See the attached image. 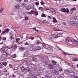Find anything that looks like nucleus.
I'll return each instance as SVG.
<instances>
[{
	"instance_id": "nucleus-35",
	"label": "nucleus",
	"mask_w": 78,
	"mask_h": 78,
	"mask_svg": "<svg viewBox=\"0 0 78 78\" xmlns=\"http://www.w3.org/2000/svg\"><path fill=\"white\" fill-rule=\"evenodd\" d=\"M3 9H4V8H2L0 10V12H2L3 11Z\"/></svg>"
},
{
	"instance_id": "nucleus-5",
	"label": "nucleus",
	"mask_w": 78,
	"mask_h": 78,
	"mask_svg": "<svg viewBox=\"0 0 78 78\" xmlns=\"http://www.w3.org/2000/svg\"><path fill=\"white\" fill-rule=\"evenodd\" d=\"M40 49L41 48L40 47H36L35 49H33L32 51H36V50H40Z\"/></svg>"
},
{
	"instance_id": "nucleus-38",
	"label": "nucleus",
	"mask_w": 78,
	"mask_h": 78,
	"mask_svg": "<svg viewBox=\"0 0 78 78\" xmlns=\"http://www.w3.org/2000/svg\"><path fill=\"white\" fill-rule=\"evenodd\" d=\"M59 28L60 29L62 28V26L61 25H60Z\"/></svg>"
},
{
	"instance_id": "nucleus-54",
	"label": "nucleus",
	"mask_w": 78,
	"mask_h": 78,
	"mask_svg": "<svg viewBox=\"0 0 78 78\" xmlns=\"http://www.w3.org/2000/svg\"><path fill=\"white\" fill-rule=\"evenodd\" d=\"M59 72H62V69H59Z\"/></svg>"
},
{
	"instance_id": "nucleus-21",
	"label": "nucleus",
	"mask_w": 78,
	"mask_h": 78,
	"mask_svg": "<svg viewBox=\"0 0 78 78\" xmlns=\"http://www.w3.org/2000/svg\"><path fill=\"white\" fill-rule=\"evenodd\" d=\"M17 46L16 45H14L13 46L12 48H13V49H16V48H17Z\"/></svg>"
},
{
	"instance_id": "nucleus-6",
	"label": "nucleus",
	"mask_w": 78,
	"mask_h": 78,
	"mask_svg": "<svg viewBox=\"0 0 78 78\" xmlns=\"http://www.w3.org/2000/svg\"><path fill=\"white\" fill-rule=\"evenodd\" d=\"M50 10L51 12H52L53 15H55V14H56V12H55V9H51Z\"/></svg>"
},
{
	"instance_id": "nucleus-55",
	"label": "nucleus",
	"mask_w": 78,
	"mask_h": 78,
	"mask_svg": "<svg viewBox=\"0 0 78 78\" xmlns=\"http://www.w3.org/2000/svg\"><path fill=\"white\" fill-rule=\"evenodd\" d=\"M59 25V24H56L55 25V27L56 28H57V27H58V26Z\"/></svg>"
},
{
	"instance_id": "nucleus-27",
	"label": "nucleus",
	"mask_w": 78,
	"mask_h": 78,
	"mask_svg": "<svg viewBox=\"0 0 78 78\" xmlns=\"http://www.w3.org/2000/svg\"><path fill=\"white\" fill-rule=\"evenodd\" d=\"M33 30H34V31H36L37 32H38V31H38V30H36V28H33Z\"/></svg>"
},
{
	"instance_id": "nucleus-63",
	"label": "nucleus",
	"mask_w": 78,
	"mask_h": 78,
	"mask_svg": "<svg viewBox=\"0 0 78 78\" xmlns=\"http://www.w3.org/2000/svg\"><path fill=\"white\" fill-rule=\"evenodd\" d=\"M7 71L6 70H4V72H6Z\"/></svg>"
},
{
	"instance_id": "nucleus-19",
	"label": "nucleus",
	"mask_w": 78,
	"mask_h": 78,
	"mask_svg": "<svg viewBox=\"0 0 78 78\" xmlns=\"http://www.w3.org/2000/svg\"><path fill=\"white\" fill-rule=\"evenodd\" d=\"M53 30L55 31H61V30H59L58 29H57L56 28H53Z\"/></svg>"
},
{
	"instance_id": "nucleus-28",
	"label": "nucleus",
	"mask_w": 78,
	"mask_h": 78,
	"mask_svg": "<svg viewBox=\"0 0 78 78\" xmlns=\"http://www.w3.org/2000/svg\"><path fill=\"white\" fill-rule=\"evenodd\" d=\"M19 41H20V38H17L16 39V42H19Z\"/></svg>"
},
{
	"instance_id": "nucleus-56",
	"label": "nucleus",
	"mask_w": 78,
	"mask_h": 78,
	"mask_svg": "<svg viewBox=\"0 0 78 78\" xmlns=\"http://www.w3.org/2000/svg\"><path fill=\"white\" fill-rule=\"evenodd\" d=\"M9 67L11 68V67H12V65H9Z\"/></svg>"
},
{
	"instance_id": "nucleus-62",
	"label": "nucleus",
	"mask_w": 78,
	"mask_h": 78,
	"mask_svg": "<svg viewBox=\"0 0 78 78\" xmlns=\"http://www.w3.org/2000/svg\"><path fill=\"white\" fill-rule=\"evenodd\" d=\"M46 20H44L43 21H42V22H43V23H45V22Z\"/></svg>"
},
{
	"instance_id": "nucleus-44",
	"label": "nucleus",
	"mask_w": 78,
	"mask_h": 78,
	"mask_svg": "<svg viewBox=\"0 0 78 78\" xmlns=\"http://www.w3.org/2000/svg\"><path fill=\"white\" fill-rule=\"evenodd\" d=\"M62 34H63V33H62V34H61V33H57V34L58 35H62Z\"/></svg>"
},
{
	"instance_id": "nucleus-50",
	"label": "nucleus",
	"mask_w": 78,
	"mask_h": 78,
	"mask_svg": "<svg viewBox=\"0 0 78 78\" xmlns=\"http://www.w3.org/2000/svg\"><path fill=\"white\" fill-rule=\"evenodd\" d=\"M23 35H20V37H21V39H22L23 38Z\"/></svg>"
},
{
	"instance_id": "nucleus-7",
	"label": "nucleus",
	"mask_w": 78,
	"mask_h": 78,
	"mask_svg": "<svg viewBox=\"0 0 78 78\" xmlns=\"http://www.w3.org/2000/svg\"><path fill=\"white\" fill-rule=\"evenodd\" d=\"M71 41H72V42L74 41L75 44L77 45H78V41H77L76 40L74 39H73L72 40H71Z\"/></svg>"
},
{
	"instance_id": "nucleus-57",
	"label": "nucleus",
	"mask_w": 78,
	"mask_h": 78,
	"mask_svg": "<svg viewBox=\"0 0 78 78\" xmlns=\"http://www.w3.org/2000/svg\"><path fill=\"white\" fill-rule=\"evenodd\" d=\"M66 42H70V40H68L67 39H66Z\"/></svg>"
},
{
	"instance_id": "nucleus-30",
	"label": "nucleus",
	"mask_w": 78,
	"mask_h": 78,
	"mask_svg": "<svg viewBox=\"0 0 78 78\" xmlns=\"http://www.w3.org/2000/svg\"><path fill=\"white\" fill-rule=\"evenodd\" d=\"M25 70H27L28 72H29L30 71V68H27L26 69H25Z\"/></svg>"
},
{
	"instance_id": "nucleus-3",
	"label": "nucleus",
	"mask_w": 78,
	"mask_h": 78,
	"mask_svg": "<svg viewBox=\"0 0 78 78\" xmlns=\"http://www.w3.org/2000/svg\"><path fill=\"white\" fill-rule=\"evenodd\" d=\"M60 11H62V12H67V13H69V9L67 8H66V10L64 8H62Z\"/></svg>"
},
{
	"instance_id": "nucleus-1",
	"label": "nucleus",
	"mask_w": 78,
	"mask_h": 78,
	"mask_svg": "<svg viewBox=\"0 0 78 78\" xmlns=\"http://www.w3.org/2000/svg\"><path fill=\"white\" fill-rule=\"evenodd\" d=\"M42 44L43 47L45 48H46V49L50 50H51L52 51H53V48H54V47L49 45H48L47 44H45L44 43H42Z\"/></svg>"
},
{
	"instance_id": "nucleus-48",
	"label": "nucleus",
	"mask_w": 78,
	"mask_h": 78,
	"mask_svg": "<svg viewBox=\"0 0 78 78\" xmlns=\"http://www.w3.org/2000/svg\"><path fill=\"white\" fill-rule=\"evenodd\" d=\"M35 4L37 5V6H38L39 5V3L37 2H35Z\"/></svg>"
},
{
	"instance_id": "nucleus-40",
	"label": "nucleus",
	"mask_w": 78,
	"mask_h": 78,
	"mask_svg": "<svg viewBox=\"0 0 78 78\" xmlns=\"http://www.w3.org/2000/svg\"><path fill=\"white\" fill-rule=\"evenodd\" d=\"M25 45H28V42H27L24 43Z\"/></svg>"
},
{
	"instance_id": "nucleus-2",
	"label": "nucleus",
	"mask_w": 78,
	"mask_h": 78,
	"mask_svg": "<svg viewBox=\"0 0 78 78\" xmlns=\"http://www.w3.org/2000/svg\"><path fill=\"white\" fill-rule=\"evenodd\" d=\"M9 31V29L8 28L4 30L3 31L2 33V35H6L7 33Z\"/></svg>"
},
{
	"instance_id": "nucleus-39",
	"label": "nucleus",
	"mask_w": 78,
	"mask_h": 78,
	"mask_svg": "<svg viewBox=\"0 0 78 78\" xmlns=\"http://www.w3.org/2000/svg\"><path fill=\"white\" fill-rule=\"evenodd\" d=\"M28 17H25V20H28Z\"/></svg>"
},
{
	"instance_id": "nucleus-18",
	"label": "nucleus",
	"mask_w": 78,
	"mask_h": 78,
	"mask_svg": "<svg viewBox=\"0 0 78 78\" xmlns=\"http://www.w3.org/2000/svg\"><path fill=\"white\" fill-rule=\"evenodd\" d=\"M31 8V7L30 6H28V7H26V9L27 10H28L29 9H30Z\"/></svg>"
},
{
	"instance_id": "nucleus-15",
	"label": "nucleus",
	"mask_w": 78,
	"mask_h": 78,
	"mask_svg": "<svg viewBox=\"0 0 78 78\" xmlns=\"http://www.w3.org/2000/svg\"><path fill=\"white\" fill-rule=\"evenodd\" d=\"M75 10H76V8L74 7L70 9V11L73 12V11H75Z\"/></svg>"
},
{
	"instance_id": "nucleus-49",
	"label": "nucleus",
	"mask_w": 78,
	"mask_h": 78,
	"mask_svg": "<svg viewBox=\"0 0 78 78\" xmlns=\"http://www.w3.org/2000/svg\"><path fill=\"white\" fill-rule=\"evenodd\" d=\"M48 17L50 19H52V17H51L50 16H48Z\"/></svg>"
},
{
	"instance_id": "nucleus-23",
	"label": "nucleus",
	"mask_w": 78,
	"mask_h": 78,
	"mask_svg": "<svg viewBox=\"0 0 78 78\" xmlns=\"http://www.w3.org/2000/svg\"><path fill=\"white\" fill-rule=\"evenodd\" d=\"M73 61H74L75 62L76 61H78V59L76 58H73Z\"/></svg>"
},
{
	"instance_id": "nucleus-61",
	"label": "nucleus",
	"mask_w": 78,
	"mask_h": 78,
	"mask_svg": "<svg viewBox=\"0 0 78 78\" xmlns=\"http://www.w3.org/2000/svg\"><path fill=\"white\" fill-rule=\"evenodd\" d=\"M66 39H68V40H70V37H67V38Z\"/></svg>"
},
{
	"instance_id": "nucleus-16",
	"label": "nucleus",
	"mask_w": 78,
	"mask_h": 78,
	"mask_svg": "<svg viewBox=\"0 0 78 78\" xmlns=\"http://www.w3.org/2000/svg\"><path fill=\"white\" fill-rule=\"evenodd\" d=\"M38 9L40 11H44L45 10V8H43L42 7H40Z\"/></svg>"
},
{
	"instance_id": "nucleus-9",
	"label": "nucleus",
	"mask_w": 78,
	"mask_h": 78,
	"mask_svg": "<svg viewBox=\"0 0 78 78\" xmlns=\"http://www.w3.org/2000/svg\"><path fill=\"white\" fill-rule=\"evenodd\" d=\"M1 51L2 53H6L5 52V49L4 48H3L1 49Z\"/></svg>"
},
{
	"instance_id": "nucleus-34",
	"label": "nucleus",
	"mask_w": 78,
	"mask_h": 78,
	"mask_svg": "<svg viewBox=\"0 0 78 78\" xmlns=\"http://www.w3.org/2000/svg\"><path fill=\"white\" fill-rule=\"evenodd\" d=\"M44 10H46V11H49L50 10V8H44Z\"/></svg>"
},
{
	"instance_id": "nucleus-12",
	"label": "nucleus",
	"mask_w": 78,
	"mask_h": 78,
	"mask_svg": "<svg viewBox=\"0 0 78 78\" xmlns=\"http://www.w3.org/2000/svg\"><path fill=\"white\" fill-rule=\"evenodd\" d=\"M54 37H55V38H56L59 37V36H58V35L57 33H55V34H54Z\"/></svg>"
},
{
	"instance_id": "nucleus-8",
	"label": "nucleus",
	"mask_w": 78,
	"mask_h": 78,
	"mask_svg": "<svg viewBox=\"0 0 78 78\" xmlns=\"http://www.w3.org/2000/svg\"><path fill=\"white\" fill-rule=\"evenodd\" d=\"M20 8V6L19 5H16L15 6V10H16V9H19Z\"/></svg>"
},
{
	"instance_id": "nucleus-33",
	"label": "nucleus",
	"mask_w": 78,
	"mask_h": 78,
	"mask_svg": "<svg viewBox=\"0 0 78 78\" xmlns=\"http://www.w3.org/2000/svg\"><path fill=\"white\" fill-rule=\"evenodd\" d=\"M40 3L41 5H44V2L43 1L41 2Z\"/></svg>"
},
{
	"instance_id": "nucleus-59",
	"label": "nucleus",
	"mask_w": 78,
	"mask_h": 78,
	"mask_svg": "<svg viewBox=\"0 0 78 78\" xmlns=\"http://www.w3.org/2000/svg\"><path fill=\"white\" fill-rule=\"evenodd\" d=\"M28 0H24V2H27Z\"/></svg>"
},
{
	"instance_id": "nucleus-52",
	"label": "nucleus",
	"mask_w": 78,
	"mask_h": 78,
	"mask_svg": "<svg viewBox=\"0 0 78 78\" xmlns=\"http://www.w3.org/2000/svg\"><path fill=\"white\" fill-rule=\"evenodd\" d=\"M2 67V64L0 63V69H1Z\"/></svg>"
},
{
	"instance_id": "nucleus-41",
	"label": "nucleus",
	"mask_w": 78,
	"mask_h": 78,
	"mask_svg": "<svg viewBox=\"0 0 78 78\" xmlns=\"http://www.w3.org/2000/svg\"><path fill=\"white\" fill-rule=\"evenodd\" d=\"M41 43V41L39 40H38L37 42V44H39Z\"/></svg>"
},
{
	"instance_id": "nucleus-25",
	"label": "nucleus",
	"mask_w": 78,
	"mask_h": 78,
	"mask_svg": "<svg viewBox=\"0 0 78 78\" xmlns=\"http://www.w3.org/2000/svg\"><path fill=\"white\" fill-rule=\"evenodd\" d=\"M34 13H35V15H36V16L38 15V13L37 12V11H34Z\"/></svg>"
},
{
	"instance_id": "nucleus-10",
	"label": "nucleus",
	"mask_w": 78,
	"mask_h": 78,
	"mask_svg": "<svg viewBox=\"0 0 78 78\" xmlns=\"http://www.w3.org/2000/svg\"><path fill=\"white\" fill-rule=\"evenodd\" d=\"M52 19L53 20V23H56V22H57V20H56V19L54 17H52Z\"/></svg>"
},
{
	"instance_id": "nucleus-47",
	"label": "nucleus",
	"mask_w": 78,
	"mask_h": 78,
	"mask_svg": "<svg viewBox=\"0 0 78 78\" xmlns=\"http://www.w3.org/2000/svg\"><path fill=\"white\" fill-rule=\"evenodd\" d=\"M63 25H65V26L66 25V23L65 22H63Z\"/></svg>"
},
{
	"instance_id": "nucleus-64",
	"label": "nucleus",
	"mask_w": 78,
	"mask_h": 78,
	"mask_svg": "<svg viewBox=\"0 0 78 78\" xmlns=\"http://www.w3.org/2000/svg\"><path fill=\"white\" fill-rule=\"evenodd\" d=\"M74 78H78V76H74Z\"/></svg>"
},
{
	"instance_id": "nucleus-58",
	"label": "nucleus",
	"mask_w": 78,
	"mask_h": 78,
	"mask_svg": "<svg viewBox=\"0 0 78 78\" xmlns=\"http://www.w3.org/2000/svg\"><path fill=\"white\" fill-rule=\"evenodd\" d=\"M16 1H18L19 2H21L22 0H15Z\"/></svg>"
},
{
	"instance_id": "nucleus-11",
	"label": "nucleus",
	"mask_w": 78,
	"mask_h": 78,
	"mask_svg": "<svg viewBox=\"0 0 78 78\" xmlns=\"http://www.w3.org/2000/svg\"><path fill=\"white\" fill-rule=\"evenodd\" d=\"M27 13L28 14H34V11L31 10L30 12H28Z\"/></svg>"
},
{
	"instance_id": "nucleus-53",
	"label": "nucleus",
	"mask_w": 78,
	"mask_h": 78,
	"mask_svg": "<svg viewBox=\"0 0 78 78\" xmlns=\"http://www.w3.org/2000/svg\"><path fill=\"white\" fill-rule=\"evenodd\" d=\"M10 39H14V37L12 36H10Z\"/></svg>"
},
{
	"instance_id": "nucleus-29",
	"label": "nucleus",
	"mask_w": 78,
	"mask_h": 78,
	"mask_svg": "<svg viewBox=\"0 0 78 78\" xmlns=\"http://www.w3.org/2000/svg\"><path fill=\"white\" fill-rule=\"evenodd\" d=\"M41 16L42 17H45V15L44 14L42 13L41 15Z\"/></svg>"
},
{
	"instance_id": "nucleus-31",
	"label": "nucleus",
	"mask_w": 78,
	"mask_h": 78,
	"mask_svg": "<svg viewBox=\"0 0 78 78\" xmlns=\"http://www.w3.org/2000/svg\"><path fill=\"white\" fill-rule=\"evenodd\" d=\"M30 39H31V40H33L34 39V38L33 37H30L29 38Z\"/></svg>"
},
{
	"instance_id": "nucleus-26",
	"label": "nucleus",
	"mask_w": 78,
	"mask_h": 78,
	"mask_svg": "<svg viewBox=\"0 0 78 78\" xmlns=\"http://www.w3.org/2000/svg\"><path fill=\"white\" fill-rule=\"evenodd\" d=\"M12 58H16V54H14L12 56Z\"/></svg>"
},
{
	"instance_id": "nucleus-51",
	"label": "nucleus",
	"mask_w": 78,
	"mask_h": 78,
	"mask_svg": "<svg viewBox=\"0 0 78 78\" xmlns=\"http://www.w3.org/2000/svg\"><path fill=\"white\" fill-rule=\"evenodd\" d=\"M62 54H63V55H67V54H66V53L64 52H62Z\"/></svg>"
},
{
	"instance_id": "nucleus-45",
	"label": "nucleus",
	"mask_w": 78,
	"mask_h": 78,
	"mask_svg": "<svg viewBox=\"0 0 78 78\" xmlns=\"http://www.w3.org/2000/svg\"><path fill=\"white\" fill-rule=\"evenodd\" d=\"M21 50H25V48H24L23 47H21Z\"/></svg>"
},
{
	"instance_id": "nucleus-22",
	"label": "nucleus",
	"mask_w": 78,
	"mask_h": 78,
	"mask_svg": "<svg viewBox=\"0 0 78 78\" xmlns=\"http://www.w3.org/2000/svg\"><path fill=\"white\" fill-rule=\"evenodd\" d=\"M52 62L53 65H56V64L57 63V62H56L54 61H52Z\"/></svg>"
},
{
	"instance_id": "nucleus-20",
	"label": "nucleus",
	"mask_w": 78,
	"mask_h": 78,
	"mask_svg": "<svg viewBox=\"0 0 78 78\" xmlns=\"http://www.w3.org/2000/svg\"><path fill=\"white\" fill-rule=\"evenodd\" d=\"M2 64L4 66H6L7 65V63H6V62H3L2 63Z\"/></svg>"
},
{
	"instance_id": "nucleus-4",
	"label": "nucleus",
	"mask_w": 78,
	"mask_h": 78,
	"mask_svg": "<svg viewBox=\"0 0 78 78\" xmlns=\"http://www.w3.org/2000/svg\"><path fill=\"white\" fill-rule=\"evenodd\" d=\"M76 22L75 21H72L70 22V25L72 26H75V25H76Z\"/></svg>"
},
{
	"instance_id": "nucleus-17",
	"label": "nucleus",
	"mask_w": 78,
	"mask_h": 78,
	"mask_svg": "<svg viewBox=\"0 0 78 78\" xmlns=\"http://www.w3.org/2000/svg\"><path fill=\"white\" fill-rule=\"evenodd\" d=\"M48 67H50V68H51V69H52L53 66V65H52V64H49L48 65Z\"/></svg>"
},
{
	"instance_id": "nucleus-43",
	"label": "nucleus",
	"mask_w": 78,
	"mask_h": 78,
	"mask_svg": "<svg viewBox=\"0 0 78 78\" xmlns=\"http://www.w3.org/2000/svg\"><path fill=\"white\" fill-rule=\"evenodd\" d=\"M43 62L45 63L46 62H47V60H45V59H44L43 60Z\"/></svg>"
},
{
	"instance_id": "nucleus-14",
	"label": "nucleus",
	"mask_w": 78,
	"mask_h": 78,
	"mask_svg": "<svg viewBox=\"0 0 78 78\" xmlns=\"http://www.w3.org/2000/svg\"><path fill=\"white\" fill-rule=\"evenodd\" d=\"M65 74L67 75L68 74H69V73H70V71L69 70H66L65 71Z\"/></svg>"
},
{
	"instance_id": "nucleus-32",
	"label": "nucleus",
	"mask_w": 78,
	"mask_h": 78,
	"mask_svg": "<svg viewBox=\"0 0 78 78\" xmlns=\"http://www.w3.org/2000/svg\"><path fill=\"white\" fill-rule=\"evenodd\" d=\"M21 70H25V69L23 67H22L21 68Z\"/></svg>"
},
{
	"instance_id": "nucleus-24",
	"label": "nucleus",
	"mask_w": 78,
	"mask_h": 78,
	"mask_svg": "<svg viewBox=\"0 0 78 78\" xmlns=\"http://www.w3.org/2000/svg\"><path fill=\"white\" fill-rule=\"evenodd\" d=\"M45 78H50V76L47 75L45 76Z\"/></svg>"
},
{
	"instance_id": "nucleus-60",
	"label": "nucleus",
	"mask_w": 78,
	"mask_h": 78,
	"mask_svg": "<svg viewBox=\"0 0 78 78\" xmlns=\"http://www.w3.org/2000/svg\"><path fill=\"white\" fill-rule=\"evenodd\" d=\"M12 77H14V78H15L16 77V76L15 75H13L12 76Z\"/></svg>"
},
{
	"instance_id": "nucleus-37",
	"label": "nucleus",
	"mask_w": 78,
	"mask_h": 78,
	"mask_svg": "<svg viewBox=\"0 0 78 78\" xmlns=\"http://www.w3.org/2000/svg\"><path fill=\"white\" fill-rule=\"evenodd\" d=\"M9 14L10 15H14V13L13 12H12L9 13Z\"/></svg>"
},
{
	"instance_id": "nucleus-36",
	"label": "nucleus",
	"mask_w": 78,
	"mask_h": 78,
	"mask_svg": "<svg viewBox=\"0 0 78 78\" xmlns=\"http://www.w3.org/2000/svg\"><path fill=\"white\" fill-rule=\"evenodd\" d=\"M76 25H75V27L78 28V23H76Z\"/></svg>"
},
{
	"instance_id": "nucleus-46",
	"label": "nucleus",
	"mask_w": 78,
	"mask_h": 78,
	"mask_svg": "<svg viewBox=\"0 0 78 78\" xmlns=\"http://www.w3.org/2000/svg\"><path fill=\"white\" fill-rule=\"evenodd\" d=\"M2 40H3V41H6V38L5 37H3Z\"/></svg>"
},
{
	"instance_id": "nucleus-13",
	"label": "nucleus",
	"mask_w": 78,
	"mask_h": 78,
	"mask_svg": "<svg viewBox=\"0 0 78 78\" xmlns=\"http://www.w3.org/2000/svg\"><path fill=\"white\" fill-rule=\"evenodd\" d=\"M32 60L33 61H35V62H36V61H37V58L35 57H33L32 58Z\"/></svg>"
},
{
	"instance_id": "nucleus-42",
	"label": "nucleus",
	"mask_w": 78,
	"mask_h": 78,
	"mask_svg": "<svg viewBox=\"0 0 78 78\" xmlns=\"http://www.w3.org/2000/svg\"><path fill=\"white\" fill-rule=\"evenodd\" d=\"M30 47H32L33 48H34V45H33V44H30Z\"/></svg>"
}]
</instances>
